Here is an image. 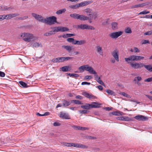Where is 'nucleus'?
<instances>
[{
    "label": "nucleus",
    "instance_id": "nucleus-7",
    "mask_svg": "<svg viewBox=\"0 0 152 152\" xmlns=\"http://www.w3.org/2000/svg\"><path fill=\"white\" fill-rule=\"evenodd\" d=\"M31 15L36 20L39 22L44 23L45 18H44L42 15L33 13H31Z\"/></svg>",
    "mask_w": 152,
    "mask_h": 152
},
{
    "label": "nucleus",
    "instance_id": "nucleus-52",
    "mask_svg": "<svg viewBox=\"0 0 152 152\" xmlns=\"http://www.w3.org/2000/svg\"><path fill=\"white\" fill-rule=\"evenodd\" d=\"M52 61L54 63L58 62V58L53 59Z\"/></svg>",
    "mask_w": 152,
    "mask_h": 152
},
{
    "label": "nucleus",
    "instance_id": "nucleus-56",
    "mask_svg": "<svg viewBox=\"0 0 152 152\" xmlns=\"http://www.w3.org/2000/svg\"><path fill=\"white\" fill-rule=\"evenodd\" d=\"M7 6H0V10H6Z\"/></svg>",
    "mask_w": 152,
    "mask_h": 152
},
{
    "label": "nucleus",
    "instance_id": "nucleus-41",
    "mask_svg": "<svg viewBox=\"0 0 152 152\" xmlns=\"http://www.w3.org/2000/svg\"><path fill=\"white\" fill-rule=\"evenodd\" d=\"M78 14H76V13H73L71 14L70 15V16L75 19H77L78 17Z\"/></svg>",
    "mask_w": 152,
    "mask_h": 152
},
{
    "label": "nucleus",
    "instance_id": "nucleus-1",
    "mask_svg": "<svg viewBox=\"0 0 152 152\" xmlns=\"http://www.w3.org/2000/svg\"><path fill=\"white\" fill-rule=\"evenodd\" d=\"M20 36L24 41L28 42L34 41L38 39L37 37L29 33H22L20 34Z\"/></svg>",
    "mask_w": 152,
    "mask_h": 152
},
{
    "label": "nucleus",
    "instance_id": "nucleus-10",
    "mask_svg": "<svg viewBox=\"0 0 152 152\" xmlns=\"http://www.w3.org/2000/svg\"><path fill=\"white\" fill-rule=\"evenodd\" d=\"M112 56L117 61H119V51L117 49L114 50L111 53Z\"/></svg>",
    "mask_w": 152,
    "mask_h": 152
},
{
    "label": "nucleus",
    "instance_id": "nucleus-62",
    "mask_svg": "<svg viewBox=\"0 0 152 152\" xmlns=\"http://www.w3.org/2000/svg\"><path fill=\"white\" fill-rule=\"evenodd\" d=\"M5 74L4 72L0 71V77H3L5 76Z\"/></svg>",
    "mask_w": 152,
    "mask_h": 152
},
{
    "label": "nucleus",
    "instance_id": "nucleus-16",
    "mask_svg": "<svg viewBox=\"0 0 152 152\" xmlns=\"http://www.w3.org/2000/svg\"><path fill=\"white\" fill-rule=\"evenodd\" d=\"M117 119L119 120L125 121H129L132 120V119L131 118L126 116H120L118 117Z\"/></svg>",
    "mask_w": 152,
    "mask_h": 152
},
{
    "label": "nucleus",
    "instance_id": "nucleus-46",
    "mask_svg": "<svg viewBox=\"0 0 152 152\" xmlns=\"http://www.w3.org/2000/svg\"><path fill=\"white\" fill-rule=\"evenodd\" d=\"M28 18V16H25L23 17H21L18 18V19L20 20H25Z\"/></svg>",
    "mask_w": 152,
    "mask_h": 152
},
{
    "label": "nucleus",
    "instance_id": "nucleus-55",
    "mask_svg": "<svg viewBox=\"0 0 152 152\" xmlns=\"http://www.w3.org/2000/svg\"><path fill=\"white\" fill-rule=\"evenodd\" d=\"M145 82H150L152 81V77L148 78L145 80Z\"/></svg>",
    "mask_w": 152,
    "mask_h": 152
},
{
    "label": "nucleus",
    "instance_id": "nucleus-5",
    "mask_svg": "<svg viewBox=\"0 0 152 152\" xmlns=\"http://www.w3.org/2000/svg\"><path fill=\"white\" fill-rule=\"evenodd\" d=\"M129 64L131 67L134 69H140L142 67L143 65L142 63L136 62H131L130 63H129Z\"/></svg>",
    "mask_w": 152,
    "mask_h": 152
},
{
    "label": "nucleus",
    "instance_id": "nucleus-53",
    "mask_svg": "<svg viewBox=\"0 0 152 152\" xmlns=\"http://www.w3.org/2000/svg\"><path fill=\"white\" fill-rule=\"evenodd\" d=\"M152 34V31H150L148 32L145 33L144 34L145 35H151Z\"/></svg>",
    "mask_w": 152,
    "mask_h": 152
},
{
    "label": "nucleus",
    "instance_id": "nucleus-27",
    "mask_svg": "<svg viewBox=\"0 0 152 152\" xmlns=\"http://www.w3.org/2000/svg\"><path fill=\"white\" fill-rule=\"evenodd\" d=\"M87 65H84L79 67L78 69L80 70V72H82L85 70H86Z\"/></svg>",
    "mask_w": 152,
    "mask_h": 152
},
{
    "label": "nucleus",
    "instance_id": "nucleus-37",
    "mask_svg": "<svg viewBox=\"0 0 152 152\" xmlns=\"http://www.w3.org/2000/svg\"><path fill=\"white\" fill-rule=\"evenodd\" d=\"M75 40L73 38H68L67 39V41L69 42H72V44L75 45Z\"/></svg>",
    "mask_w": 152,
    "mask_h": 152
},
{
    "label": "nucleus",
    "instance_id": "nucleus-17",
    "mask_svg": "<svg viewBox=\"0 0 152 152\" xmlns=\"http://www.w3.org/2000/svg\"><path fill=\"white\" fill-rule=\"evenodd\" d=\"M94 77L95 80L99 83L102 86H105L103 82L101 80L100 77L98 76L97 73H96V75H94Z\"/></svg>",
    "mask_w": 152,
    "mask_h": 152
},
{
    "label": "nucleus",
    "instance_id": "nucleus-48",
    "mask_svg": "<svg viewBox=\"0 0 152 152\" xmlns=\"http://www.w3.org/2000/svg\"><path fill=\"white\" fill-rule=\"evenodd\" d=\"M137 61L143 60L145 58L143 56H137Z\"/></svg>",
    "mask_w": 152,
    "mask_h": 152
},
{
    "label": "nucleus",
    "instance_id": "nucleus-51",
    "mask_svg": "<svg viewBox=\"0 0 152 152\" xmlns=\"http://www.w3.org/2000/svg\"><path fill=\"white\" fill-rule=\"evenodd\" d=\"M72 127L75 130H80V126L73 125L72 126Z\"/></svg>",
    "mask_w": 152,
    "mask_h": 152
},
{
    "label": "nucleus",
    "instance_id": "nucleus-22",
    "mask_svg": "<svg viewBox=\"0 0 152 152\" xmlns=\"http://www.w3.org/2000/svg\"><path fill=\"white\" fill-rule=\"evenodd\" d=\"M62 72H66L70 71L71 70V67L69 66H65L61 68Z\"/></svg>",
    "mask_w": 152,
    "mask_h": 152
},
{
    "label": "nucleus",
    "instance_id": "nucleus-60",
    "mask_svg": "<svg viewBox=\"0 0 152 152\" xmlns=\"http://www.w3.org/2000/svg\"><path fill=\"white\" fill-rule=\"evenodd\" d=\"M78 144H79L77 143H72V144H71V145L72 146H73L76 148H78Z\"/></svg>",
    "mask_w": 152,
    "mask_h": 152
},
{
    "label": "nucleus",
    "instance_id": "nucleus-49",
    "mask_svg": "<svg viewBox=\"0 0 152 152\" xmlns=\"http://www.w3.org/2000/svg\"><path fill=\"white\" fill-rule=\"evenodd\" d=\"M7 16L6 15H0V21L6 18Z\"/></svg>",
    "mask_w": 152,
    "mask_h": 152
},
{
    "label": "nucleus",
    "instance_id": "nucleus-44",
    "mask_svg": "<svg viewBox=\"0 0 152 152\" xmlns=\"http://www.w3.org/2000/svg\"><path fill=\"white\" fill-rule=\"evenodd\" d=\"M78 148L85 149L87 148L88 147L84 145L79 144Z\"/></svg>",
    "mask_w": 152,
    "mask_h": 152
},
{
    "label": "nucleus",
    "instance_id": "nucleus-38",
    "mask_svg": "<svg viewBox=\"0 0 152 152\" xmlns=\"http://www.w3.org/2000/svg\"><path fill=\"white\" fill-rule=\"evenodd\" d=\"M125 32L127 34H131L132 33L131 28L130 27H127L125 29Z\"/></svg>",
    "mask_w": 152,
    "mask_h": 152
},
{
    "label": "nucleus",
    "instance_id": "nucleus-59",
    "mask_svg": "<svg viewBox=\"0 0 152 152\" xmlns=\"http://www.w3.org/2000/svg\"><path fill=\"white\" fill-rule=\"evenodd\" d=\"M150 42L148 40H143L142 42V44H145L147 43H149Z\"/></svg>",
    "mask_w": 152,
    "mask_h": 152
},
{
    "label": "nucleus",
    "instance_id": "nucleus-63",
    "mask_svg": "<svg viewBox=\"0 0 152 152\" xmlns=\"http://www.w3.org/2000/svg\"><path fill=\"white\" fill-rule=\"evenodd\" d=\"M75 98L78 99H83V97L80 95H77L76 96Z\"/></svg>",
    "mask_w": 152,
    "mask_h": 152
},
{
    "label": "nucleus",
    "instance_id": "nucleus-39",
    "mask_svg": "<svg viewBox=\"0 0 152 152\" xmlns=\"http://www.w3.org/2000/svg\"><path fill=\"white\" fill-rule=\"evenodd\" d=\"M142 80V78L140 76L135 77L134 80V81L135 82V83L139 82Z\"/></svg>",
    "mask_w": 152,
    "mask_h": 152
},
{
    "label": "nucleus",
    "instance_id": "nucleus-28",
    "mask_svg": "<svg viewBox=\"0 0 152 152\" xmlns=\"http://www.w3.org/2000/svg\"><path fill=\"white\" fill-rule=\"evenodd\" d=\"M112 28L113 30H115L118 28V23L115 22H112L111 24Z\"/></svg>",
    "mask_w": 152,
    "mask_h": 152
},
{
    "label": "nucleus",
    "instance_id": "nucleus-9",
    "mask_svg": "<svg viewBox=\"0 0 152 152\" xmlns=\"http://www.w3.org/2000/svg\"><path fill=\"white\" fill-rule=\"evenodd\" d=\"M137 56L134 55H132L130 56L128 58H125V61L128 64H129V63H130V61H137Z\"/></svg>",
    "mask_w": 152,
    "mask_h": 152
},
{
    "label": "nucleus",
    "instance_id": "nucleus-18",
    "mask_svg": "<svg viewBox=\"0 0 152 152\" xmlns=\"http://www.w3.org/2000/svg\"><path fill=\"white\" fill-rule=\"evenodd\" d=\"M59 116L60 118H62L64 119H70V118L68 114L64 113L62 112H60Z\"/></svg>",
    "mask_w": 152,
    "mask_h": 152
},
{
    "label": "nucleus",
    "instance_id": "nucleus-61",
    "mask_svg": "<svg viewBox=\"0 0 152 152\" xmlns=\"http://www.w3.org/2000/svg\"><path fill=\"white\" fill-rule=\"evenodd\" d=\"M72 144V143H65L64 145L67 146H72L71 144Z\"/></svg>",
    "mask_w": 152,
    "mask_h": 152
},
{
    "label": "nucleus",
    "instance_id": "nucleus-54",
    "mask_svg": "<svg viewBox=\"0 0 152 152\" xmlns=\"http://www.w3.org/2000/svg\"><path fill=\"white\" fill-rule=\"evenodd\" d=\"M134 52L135 53H139L140 52L139 50L137 47L134 48Z\"/></svg>",
    "mask_w": 152,
    "mask_h": 152
},
{
    "label": "nucleus",
    "instance_id": "nucleus-50",
    "mask_svg": "<svg viewBox=\"0 0 152 152\" xmlns=\"http://www.w3.org/2000/svg\"><path fill=\"white\" fill-rule=\"evenodd\" d=\"M92 78V76L91 75H86L85 77L84 78L85 80H90Z\"/></svg>",
    "mask_w": 152,
    "mask_h": 152
},
{
    "label": "nucleus",
    "instance_id": "nucleus-34",
    "mask_svg": "<svg viewBox=\"0 0 152 152\" xmlns=\"http://www.w3.org/2000/svg\"><path fill=\"white\" fill-rule=\"evenodd\" d=\"M71 102H73L76 104H83L80 101L77 100H73L71 101Z\"/></svg>",
    "mask_w": 152,
    "mask_h": 152
},
{
    "label": "nucleus",
    "instance_id": "nucleus-13",
    "mask_svg": "<svg viewBox=\"0 0 152 152\" xmlns=\"http://www.w3.org/2000/svg\"><path fill=\"white\" fill-rule=\"evenodd\" d=\"M92 19V17L90 16L87 17L83 15H80L78 14L77 19H79L81 20H91Z\"/></svg>",
    "mask_w": 152,
    "mask_h": 152
},
{
    "label": "nucleus",
    "instance_id": "nucleus-3",
    "mask_svg": "<svg viewBox=\"0 0 152 152\" xmlns=\"http://www.w3.org/2000/svg\"><path fill=\"white\" fill-rule=\"evenodd\" d=\"M57 18L54 16H51L45 18L44 23L51 25L57 22Z\"/></svg>",
    "mask_w": 152,
    "mask_h": 152
},
{
    "label": "nucleus",
    "instance_id": "nucleus-43",
    "mask_svg": "<svg viewBox=\"0 0 152 152\" xmlns=\"http://www.w3.org/2000/svg\"><path fill=\"white\" fill-rule=\"evenodd\" d=\"M106 91L108 94L110 95H114V92L113 91L110 89H107L106 90Z\"/></svg>",
    "mask_w": 152,
    "mask_h": 152
},
{
    "label": "nucleus",
    "instance_id": "nucleus-40",
    "mask_svg": "<svg viewBox=\"0 0 152 152\" xmlns=\"http://www.w3.org/2000/svg\"><path fill=\"white\" fill-rule=\"evenodd\" d=\"M81 114H86L89 112L88 111L86 110H81L78 111Z\"/></svg>",
    "mask_w": 152,
    "mask_h": 152
},
{
    "label": "nucleus",
    "instance_id": "nucleus-8",
    "mask_svg": "<svg viewBox=\"0 0 152 152\" xmlns=\"http://www.w3.org/2000/svg\"><path fill=\"white\" fill-rule=\"evenodd\" d=\"M122 33L123 32L121 31L113 32L109 34V36L112 38L116 39L121 35Z\"/></svg>",
    "mask_w": 152,
    "mask_h": 152
},
{
    "label": "nucleus",
    "instance_id": "nucleus-32",
    "mask_svg": "<svg viewBox=\"0 0 152 152\" xmlns=\"http://www.w3.org/2000/svg\"><path fill=\"white\" fill-rule=\"evenodd\" d=\"M143 66L148 71L151 72V68L152 67L151 65V64L148 65H145L143 64Z\"/></svg>",
    "mask_w": 152,
    "mask_h": 152
},
{
    "label": "nucleus",
    "instance_id": "nucleus-26",
    "mask_svg": "<svg viewBox=\"0 0 152 152\" xmlns=\"http://www.w3.org/2000/svg\"><path fill=\"white\" fill-rule=\"evenodd\" d=\"M111 114L113 115L118 116L122 115L124 114L123 112L119 111L113 112L111 113Z\"/></svg>",
    "mask_w": 152,
    "mask_h": 152
},
{
    "label": "nucleus",
    "instance_id": "nucleus-21",
    "mask_svg": "<svg viewBox=\"0 0 152 152\" xmlns=\"http://www.w3.org/2000/svg\"><path fill=\"white\" fill-rule=\"evenodd\" d=\"M86 43V41L85 40L83 39L80 40H75V45H82Z\"/></svg>",
    "mask_w": 152,
    "mask_h": 152
},
{
    "label": "nucleus",
    "instance_id": "nucleus-24",
    "mask_svg": "<svg viewBox=\"0 0 152 152\" xmlns=\"http://www.w3.org/2000/svg\"><path fill=\"white\" fill-rule=\"evenodd\" d=\"M85 12L87 15L91 16L93 18V11L90 9L88 8L85 10Z\"/></svg>",
    "mask_w": 152,
    "mask_h": 152
},
{
    "label": "nucleus",
    "instance_id": "nucleus-42",
    "mask_svg": "<svg viewBox=\"0 0 152 152\" xmlns=\"http://www.w3.org/2000/svg\"><path fill=\"white\" fill-rule=\"evenodd\" d=\"M68 75L70 77H77L79 76L78 74L74 73H69L68 74Z\"/></svg>",
    "mask_w": 152,
    "mask_h": 152
},
{
    "label": "nucleus",
    "instance_id": "nucleus-19",
    "mask_svg": "<svg viewBox=\"0 0 152 152\" xmlns=\"http://www.w3.org/2000/svg\"><path fill=\"white\" fill-rule=\"evenodd\" d=\"M83 95L89 99H94L96 98V97L91 94H90L86 92H84Z\"/></svg>",
    "mask_w": 152,
    "mask_h": 152
},
{
    "label": "nucleus",
    "instance_id": "nucleus-36",
    "mask_svg": "<svg viewBox=\"0 0 152 152\" xmlns=\"http://www.w3.org/2000/svg\"><path fill=\"white\" fill-rule=\"evenodd\" d=\"M19 83L20 84L23 88H27L28 86L26 83L23 81H20Z\"/></svg>",
    "mask_w": 152,
    "mask_h": 152
},
{
    "label": "nucleus",
    "instance_id": "nucleus-31",
    "mask_svg": "<svg viewBox=\"0 0 152 152\" xmlns=\"http://www.w3.org/2000/svg\"><path fill=\"white\" fill-rule=\"evenodd\" d=\"M42 45L41 43H39L37 42H35L32 45V47L34 48H38L39 47H42Z\"/></svg>",
    "mask_w": 152,
    "mask_h": 152
},
{
    "label": "nucleus",
    "instance_id": "nucleus-2",
    "mask_svg": "<svg viewBox=\"0 0 152 152\" xmlns=\"http://www.w3.org/2000/svg\"><path fill=\"white\" fill-rule=\"evenodd\" d=\"M100 105V104L98 102H93L91 104L86 103L85 105H81L80 107L82 109L88 110L93 108H98Z\"/></svg>",
    "mask_w": 152,
    "mask_h": 152
},
{
    "label": "nucleus",
    "instance_id": "nucleus-64",
    "mask_svg": "<svg viewBox=\"0 0 152 152\" xmlns=\"http://www.w3.org/2000/svg\"><path fill=\"white\" fill-rule=\"evenodd\" d=\"M53 125L54 126H58L60 125V124L58 122H55L53 123Z\"/></svg>",
    "mask_w": 152,
    "mask_h": 152
},
{
    "label": "nucleus",
    "instance_id": "nucleus-12",
    "mask_svg": "<svg viewBox=\"0 0 152 152\" xmlns=\"http://www.w3.org/2000/svg\"><path fill=\"white\" fill-rule=\"evenodd\" d=\"M86 71L88 72L90 74L94 75L95 74L96 75L97 73L93 67L88 64H87Z\"/></svg>",
    "mask_w": 152,
    "mask_h": 152
},
{
    "label": "nucleus",
    "instance_id": "nucleus-30",
    "mask_svg": "<svg viewBox=\"0 0 152 152\" xmlns=\"http://www.w3.org/2000/svg\"><path fill=\"white\" fill-rule=\"evenodd\" d=\"M60 26L55 27H52L51 28V29H53V32L54 33V34L55 33L58 32V31H60Z\"/></svg>",
    "mask_w": 152,
    "mask_h": 152
},
{
    "label": "nucleus",
    "instance_id": "nucleus-47",
    "mask_svg": "<svg viewBox=\"0 0 152 152\" xmlns=\"http://www.w3.org/2000/svg\"><path fill=\"white\" fill-rule=\"evenodd\" d=\"M150 12L148 11H146V10H144L143 11L139 13V15H145L149 13Z\"/></svg>",
    "mask_w": 152,
    "mask_h": 152
},
{
    "label": "nucleus",
    "instance_id": "nucleus-58",
    "mask_svg": "<svg viewBox=\"0 0 152 152\" xmlns=\"http://www.w3.org/2000/svg\"><path fill=\"white\" fill-rule=\"evenodd\" d=\"M91 84V83H88L86 82H82L81 83V85H89Z\"/></svg>",
    "mask_w": 152,
    "mask_h": 152
},
{
    "label": "nucleus",
    "instance_id": "nucleus-23",
    "mask_svg": "<svg viewBox=\"0 0 152 152\" xmlns=\"http://www.w3.org/2000/svg\"><path fill=\"white\" fill-rule=\"evenodd\" d=\"M62 104H63V107H66L69 106L71 104V102L68 101L66 100H64L62 101Z\"/></svg>",
    "mask_w": 152,
    "mask_h": 152
},
{
    "label": "nucleus",
    "instance_id": "nucleus-25",
    "mask_svg": "<svg viewBox=\"0 0 152 152\" xmlns=\"http://www.w3.org/2000/svg\"><path fill=\"white\" fill-rule=\"evenodd\" d=\"M62 47L66 49L69 53H70L73 49L72 46L69 45H63Z\"/></svg>",
    "mask_w": 152,
    "mask_h": 152
},
{
    "label": "nucleus",
    "instance_id": "nucleus-20",
    "mask_svg": "<svg viewBox=\"0 0 152 152\" xmlns=\"http://www.w3.org/2000/svg\"><path fill=\"white\" fill-rule=\"evenodd\" d=\"M6 15L7 16L6 19L8 20L9 19L18 16L19 15V14L18 13L9 14Z\"/></svg>",
    "mask_w": 152,
    "mask_h": 152
},
{
    "label": "nucleus",
    "instance_id": "nucleus-45",
    "mask_svg": "<svg viewBox=\"0 0 152 152\" xmlns=\"http://www.w3.org/2000/svg\"><path fill=\"white\" fill-rule=\"evenodd\" d=\"M145 5V3H142L140 4H137L134 5V8H137L139 7H142Z\"/></svg>",
    "mask_w": 152,
    "mask_h": 152
},
{
    "label": "nucleus",
    "instance_id": "nucleus-14",
    "mask_svg": "<svg viewBox=\"0 0 152 152\" xmlns=\"http://www.w3.org/2000/svg\"><path fill=\"white\" fill-rule=\"evenodd\" d=\"M58 58V63L63 62L73 58V57H62Z\"/></svg>",
    "mask_w": 152,
    "mask_h": 152
},
{
    "label": "nucleus",
    "instance_id": "nucleus-11",
    "mask_svg": "<svg viewBox=\"0 0 152 152\" xmlns=\"http://www.w3.org/2000/svg\"><path fill=\"white\" fill-rule=\"evenodd\" d=\"M134 118L139 121H144L148 120V118L147 117L141 115H136L134 117Z\"/></svg>",
    "mask_w": 152,
    "mask_h": 152
},
{
    "label": "nucleus",
    "instance_id": "nucleus-35",
    "mask_svg": "<svg viewBox=\"0 0 152 152\" xmlns=\"http://www.w3.org/2000/svg\"><path fill=\"white\" fill-rule=\"evenodd\" d=\"M53 34H54V33L53 32V31H51L46 33L44 35L46 36H50Z\"/></svg>",
    "mask_w": 152,
    "mask_h": 152
},
{
    "label": "nucleus",
    "instance_id": "nucleus-29",
    "mask_svg": "<svg viewBox=\"0 0 152 152\" xmlns=\"http://www.w3.org/2000/svg\"><path fill=\"white\" fill-rule=\"evenodd\" d=\"M66 11V10L65 8L61 9L57 11L56 12V14L57 15H60L63 13H64Z\"/></svg>",
    "mask_w": 152,
    "mask_h": 152
},
{
    "label": "nucleus",
    "instance_id": "nucleus-15",
    "mask_svg": "<svg viewBox=\"0 0 152 152\" xmlns=\"http://www.w3.org/2000/svg\"><path fill=\"white\" fill-rule=\"evenodd\" d=\"M96 52L101 55H103V50L102 47L99 45H97L96 46Z\"/></svg>",
    "mask_w": 152,
    "mask_h": 152
},
{
    "label": "nucleus",
    "instance_id": "nucleus-6",
    "mask_svg": "<svg viewBox=\"0 0 152 152\" xmlns=\"http://www.w3.org/2000/svg\"><path fill=\"white\" fill-rule=\"evenodd\" d=\"M77 28L82 29L94 30V28L92 26H89L87 24H81L77 26Z\"/></svg>",
    "mask_w": 152,
    "mask_h": 152
},
{
    "label": "nucleus",
    "instance_id": "nucleus-57",
    "mask_svg": "<svg viewBox=\"0 0 152 152\" xmlns=\"http://www.w3.org/2000/svg\"><path fill=\"white\" fill-rule=\"evenodd\" d=\"M88 128L86 127H80V130H88Z\"/></svg>",
    "mask_w": 152,
    "mask_h": 152
},
{
    "label": "nucleus",
    "instance_id": "nucleus-4",
    "mask_svg": "<svg viewBox=\"0 0 152 152\" xmlns=\"http://www.w3.org/2000/svg\"><path fill=\"white\" fill-rule=\"evenodd\" d=\"M92 2L93 1H86L79 3L75 5H70L69 6V7L73 9H76L80 7L84 6L89 4Z\"/></svg>",
    "mask_w": 152,
    "mask_h": 152
},
{
    "label": "nucleus",
    "instance_id": "nucleus-33",
    "mask_svg": "<svg viewBox=\"0 0 152 152\" xmlns=\"http://www.w3.org/2000/svg\"><path fill=\"white\" fill-rule=\"evenodd\" d=\"M60 31L61 32H65L69 30V29L66 27L60 26Z\"/></svg>",
    "mask_w": 152,
    "mask_h": 152
}]
</instances>
